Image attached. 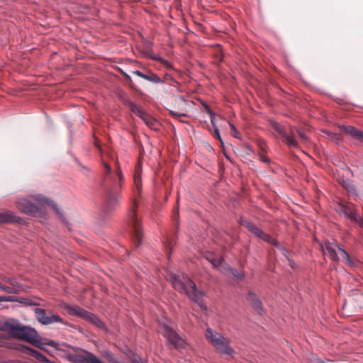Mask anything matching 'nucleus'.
<instances>
[{
	"mask_svg": "<svg viewBox=\"0 0 363 363\" xmlns=\"http://www.w3.org/2000/svg\"><path fill=\"white\" fill-rule=\"evenodd\" d=\"M1 330L16 339L28 342L46 352L48 351L47 345L55 349L59 346V344L54 340L43 339L35 329L18 323L5 322L1 325Z\"/></svg>",
	"mask_w": 363,
	"mask_h": 363,
	"instance_id": "f257e3e1",
	"label": "nucleus"
},
{
	"mask_svg": "<svg viewBox=\"0 0 363 363\" xmlns=\"http://www.w3.org/2000/svg\"><path fill=\"white\" fill-rule=\"evenodd\" d=\"M172 284L174 289L185 294L191 301L200 304L204 294L197 290L195 283L186 275H172Z\"/></svg>",
	"mask_w": 363,
	"mask_h": 363,
	"instance_id": "f03ea898",
	"label": "nucleus"
},
{
	"mask_svg": "<svg viewBox=\"0 0 363 363\" xmlns=\"http://www.w3.org/2000/svg\"><path fill=\"white\" fill-rule=\"evenodd\" d=\"M207 340L215 347L220 353L233 356L235 350L230 347V341L218 333L208 328L205 334Z\"/></svg>",
	"mask_w": 363,
	"mask_h": 363,
	"instance_id": "7ed1b4c3",
	"label": "nucleus"
},
{
	"mask_svg": "<svg viewBox=\"0 0 363 363\" xmlns=\"http://www.w3.org/2000/svg\"><path fill=\"white\" fill-rule=\"evenodd\" d=\"M138 201L134 200L131 207L128 210V217L133 225V239L135 247H138L142 242L143 231L140 221L137 219L136 213L138 211Z\"/></svg>",
	"mask_w": 363,
	"mask_h": 363,
	"instance_id": "20e7f679",
	"label": "nucleus"
},
{
	"mask_svg": "<svg viewBox=\"0 0 363 363\" xmlns=\"http://www.w3.org/2000/svg\"><path fill=\"white\" fill-rule=\"evenodd\" d=\"M160 332L176 350H180L186 347L187 342L186 340L169 326L165 325L161 326Z\"/></svg>",
	"mask_w": 363,
	"mask_h": 363,
	"instance_id": "39448f33",
	"label": "nucleus"
},
{
	"mask_svg": "<svg viewBox=\"0 0 363 363\" xmlns=\"http://www.w3.org/2000/svg\"><path fill=\"white\" fill-rule=\"evenodd\" d=\"M272 128L283 138V142L289 147H298L297 142L294 133L293 127L290 128V134H287L284 126L279 123H273Z\"/></svg>",
	"mask_w": 363,
	"mask_h": 363,
	"instance_id": "423d86ee",
	"label": "nucleus"
},
{
	"mask_svg": "<svg viewBox=\"0 0 363 363\" xmlns=\"http://www.w3.org/2000/svg\"><path fill=\"white\" fill-rule=\"evenodd\" d=\"M34 311L38 321L42 325H50L54 323H63V320L59 315L52 314L48 316L45 310L40 308H35Z\"/></svg>",
	"mask_w": 363,
	"mask_h": 363,
	"instance_id": "0eeeda50",
	"label": "nucleus"
},
{
	"mask_svg": "<svg viewBox=\"0 0 363 363\" xmlns=\"http://www.w3.org/2000/svg\"><path fill=\"white\" fill-rule=\"evenodd\" d=\"M0 279L6 284H2L0 282V289L8 294H18L21 290V286L14 277H6L0 276Z\"/></svg>",
	"mask_w": 363,
	"mask_h": 363,
	"instance_id": "6e6552de",
	"label": "nucleus"
},
{
	"mask_svg": "<svg viewBox=\"0 0 363 363\" xmlns=\"http://www.w3.org/2000/svg\"><path fill=\"white\" fill-rule=\"evenodd\" d=\"M0 279L6 284H2L0 282V289L8 294H18L21 290V286L14 277H6L0 276Z\"/></svg>",
	"mask_w": 363,
	"mask_h": 363,
	"instance_id": "1a4fd4ad",
	"label": "nucleus"
},
{
	"mask_svg": "<svg viewBox=\"0 0 363 363\" xmlns=\"http://www.w3.org/2000/svg\"><path fill=\"white\" fill-rule=\"evenodd\" d=\"M19 211L27 215H33L38 211V207L26 199H20L16 203Z\"/></svg>",
	"mask_w": 363,
	"mask_h": 363,
	"instance_id": "9d476101",
	"label": "nucleus"
},
{
	"mask_svg": "<svg viewBox=\"0 0 363 363\" xmlns=\"http://www.w3.org/2000/svg\"><path fill=\"white\" fill-rule=\"evenodd\" d=\"M76 359L78 363H104L95 354L86 350L77 354Z\"/></svg>",
	"mask_w": 363,
	"mask_h": 363,
	"instance_id": "9b49d317",
	"label": "nucleus"
},
{
	"mask_svg": "<svg viewBox=\"0 0 363 363\" xmlns=\"http://www.w3.org/2000/svg\"><path fill=\"white\" fill-rule=\"evenodd\" d=\"M60 306L66 309L69 315L78 316L84 320L88 315L89 311L77 306H69L67 304L60 305Z\"/></svg>",
	"mask_w": 363,
	"mask_h": 363,
	"instance_id": "f8f14e48",
	"label": "nucleus"
},
{
	"mask_svg": "<svg viewBox=\"0 0 363 363\" xmlns=\"http://www.w3.org/2000/svg\"><path fill=\"white\" fill-rule=\"evenodd\" d=\"M11 223H23V220L20 217L15 216L10 211L0 213V224Z\"/></svg>",
	"mask_w": 363,
	"mask_h": 363,
	"instance_id": "ddd939ff",
	"label": "nucleus"
},
{
	"mask_svg": "<svg viewBox=\"0 0 363 363\" xmlns=\"http://www.w3.org/2000/svg\"><path fill=\"white\" fill-rule=\"evenodd\" d=\"M336 247V245L328 241L325 242L324 245L321 246L323 253L327 255L333 261H337L338 259L335 250Z\"/></svg>",
	"mask_w": 363,
	"mask_h": 363,
	"instance_id": "4468645a",
	"label": "nucleus"
},
{
	"mask_svg": "<svg viewBox=\"0 0 363 363\" xmlns=\"http://www.w3.org/2000/svg\"><path fill=\"white\" fill-rule=\"evenodd\" d=\"M142 164L138 161L135 167V171L133 174V181L134 184L138 192L141 191L142 189Z\"/></svg>",
	"mask_w": 363,
	"mask_h": 363,
	"instance_id": "2eb2a0df",
	"label": "nucleus"
},
{
	"mask_svg": "<svg viewBox=\"0 0 363 363\" xmlns=\"http://www.w3.org/2000/svg\"><path fill=\"white\" fill-rule=\"evenodd\" d=\"M20 350L23 351L24 353L35 357L36 359L39 360L41 362H50L49 359L45 356H44L43 354H41L37 350L29 348L28 347L23 346Z\"/></svg>",
	"mask_w": 363,
	"mask_h": 363,
	"instance_id": "dca6fc26",
	"label": "nucleus"
},
{
	"mask_svg": "<svg viewBox=\"0 0 363 363\" xmlns=\"http://www.w3.org/2000/svg\"><path fill=\"white\" fill-rule=\"evenodd\" d=\"M247 300L250 304L256 310L258 313L262 311V302L257 298L255 294L250 292L247 294Z\"/></svg>",
	"mask_w": 363,
	"mask_h": 363,
	"instance_id": "f3484780",
	"label": "nucleus"
},
{
	"mask_svg": "<svg viewBox=\"0 0 363 363\" xmlns=\"http://www.w3.org/2000/svg\"><path fill=\"white\" fill-rule=\"evenodd\" d=\"M342 130L345 133L350 135L353 138L363 141V132L357 130L352 126H343Z\"/></svg>",
	"mask_w": 363,
	"mask_h": 363,
	"instance_id": "a211bd4d",
	"label": "nucleus"
},
{
	"mask_svg": "<svg viewBox=\"0 0 363 363\" xmlns=\"http://www.w3.org/2000/svg\"><path fill=\"white\" fill-rule=\"evenodd\" d=\"M85 320L92 323L99 328H104L105 324L94 314L89 312L86 318H84Z\"/></svg>",
	"mask_w": 363,
	"mask_h": 363,
	"instance_id": "6ab92c4d",
	"label": "nucleus"
},
{
	"mask_svg": "<svg viewBox=\"0 0 363 363\" xmlns=\"http://www.w3.org/2000/svg\"><path fill=\"white\" fill-rule=\"evenodd\" d=\"M341 212L344 213L345 216L350 218L352 220H357V212L353 208H351L349 206H341Z\"/></svg>",
	"mask_w": 363,
	"mask_h": 363,
	"instance_id": "aec40b11",
	"label": "nucleus"
},
{
	"mask_svg": "<svg viewBox=\"0 0 363 363\" xmlns=\"http://www.w3.org/2000/svg\"><path fill=\"white\" fill-rule=\"evenodd\" d=\"M258 238L262 239V240L274 245L278 246L279 243L273 237L270 235L265 233L264 231L261 230L260 233L257 236Z\"/></svg>",
	"mask_w": 363,
	"mask_h": 363,
	"instance_id": "412c9836",
	"label": "nucleus"
},
{
	"mask_svg": "<svg viewBox=\"0 0 363 363\" xmlns=\"http://www.w3.org/2000/svg\"><path fill=\"white\" fill-rule=\"evenodd\" d=\"M244 227H245L250 232H251L252 234H254L256 237L258 235V234L260 233L261 229H259L258 227H257L251 221H243L240 223Z\"/></svg>",
	"mask_w": 363,
	"mask_h": 363,
	"instance_id": "4be33fe9",
	"label": "nucleus"
},
{
	"mask_svg": "<svg viewBox=\"0 0 363 363\" xmlns=\"http://www.w3.org/2000/svg\"><path fill=\"white\" fill-rule=\"evenodd\" d=\"M129 106L131 111L133 112L136 116H139L140 118L145 113L141 108L138 106L134 103H130Z\"/></svg>",
	"mask_w": 363,
	"mask_h": 363,
	"instance_id": "5701e85b",
	"label": "nucleus"
},
{
	"mask_svg": "<svg viewBox=\"0 0 363 363\" xmlns=\"http://www.w3.org/2000/svg\"><path fill=\"white\" fill-rule=\"evenodd\" d=\"M141 119L148 125L150 128L155 126L157 121L155 118H153L151 116L147 113H145Z\"/></svg>",
	"mask_w": 363,
	"mask_h": 363,
	"instance_id": "b1692460",
	"label": "nucleus"
},
{
	"mask_svg": "<svg viewBox=\"0 0 363 363\" xmlns=\"http://www.w3.org/2000/svg\"><path fill=\"white\" fill-rule=\"evenodd\" d=\"M146 80L152 82L154 83H161L162 80L161 78L156 74H152L151 75H146Z\"/></svg>",
	"mask_w": 363,
	"mask_h": 363,
	"instance_id": "393cba45",
	"label": "nucleus"
},
{
	"mask_svg": "<svg viewBox=\"0 0 363 363\" xmlns=\"http://www.w3.org/2000/svg\"><path fill=\"white\" fill-rule=\"evenodd\" d=\"M257 146L259 149V152H267V143L264 140H257Z\"/></svg>",
	"mask_w": 363,
	"mask_h": 363,
	"instance_id": "a878e982",
	"label": "nucleus"
},
{
	"mask_svg": "<svg viewBox=\"0 0 363 363\" xmlns=\"http://www.w3.org/2000/svg\"><path fill=\"white\" fill-rule=\"evenodd\" d=\"M213 136L220 141L221 147H224L223 141V140L221 138V136L220 135V132H219L218 128L217 126H215V128H214V130H213Z\"/></svg>",
	"mask_w": 363,
	"mask_h": 363,
	"instance_id": "bb28decb",
	"label": "nucleus"
},
{
	"mask_svg": "<svg viewBox=\"0 0 363 363\" xmlns=\"http://www.w3.org/2000/svg\"><path fill=\"white\" fill-rule=\"evenodd\" d=\"M229 125H230V128L231 129L232 135L235 138H240V133L236 129L235 126L231 123H229Z\"/></svg>",
	"mask_w": 363,
	"mask_h": 363,
	"instance_id": "cd10ccee",
	"label": "nucleus"
},
{
	"mask_svg": "<svg viewBox=\"0 0 363 363\" xmlns=\"http://www.w3.org/2000/svg\"><path fill=\"white\" fill-rule=\"evenodd\" d=\"M338 249L342 254V259H345L349 263H351V258H350V255L345 250H343L339 247H338Z\"/></svg>",
	"mask_w": 363,
	"mask_h": 363,
	"instance_id": "c85d7f7f",
	"label": "nucleus"
},
{
	"mask_svg": "<svg viewBox=\"0 0 363 363\" xmlns=\"http://www.w3.org/2000/svg\"><path fill=\"white\" fill-rule=\"evenodd\" d=\"M267 152H259V160L264 163L269 164L270 162V159L266 155Z\"/></svg>",
	"mask_w": 363,
	"mask_h": 363,
	"instance_id": "c756f323",
	"label": "nucleus"
},
{
	"mask_svg": "<svg viewBox=\"0 0 363 363\" xmlns=\"http://www.w3.org/2000/svg\"><path fill=\"white\" fill-rule=\"evenodd\" d=\"M294 128V130H295L297 132V133L298 134L300 138H301L303 140H307L308 138H307L303 130H302L301 128Z\"/></svg>",
	"mask_w": 363,
	"mask_h": 363,
	"instance_id": "7c9ffc66",
	"label": "nucleus"
},
{
	"mask_svg": "<svg viewBox=\"0 0 363 363\" xmlns=\"http://www.w3.org/2000/svg\"><path fill=\"white\" fill-rule=\"evenodd\" d=\"M207 259L213 264L214 267H218L220 264V259H214L211 257H207Z\"/></svg>",
	"mask_w": 363,
	"mask_h": 363,
	"instance_id": "2f4dec72",
	"label": "nucleus"
},
{
	"mask_svg": "<svg viewBox=\"0 0 363 363\" xmlns=\"http://www.w3.org/2000/svg\"><path fill=\"white\" fill-rule=\"evenodd\" d=\"M13 298L11 296H0V302L3 301H12Z\"/></svg>",
	"mask_w": 363,
	"mask_h": 363,
	"instance_id": "473e14b6",
	"label": "nucleus"
},
{
	"mask_svg": "<svg viewBox=\"0 0 363 363\" xmlns=\"http://www.w3.org/2000/svg\"><path fill=\"white\" fill-rule=\"evenodd\" d=\"M170 114L174 117L186 116L185 113H179L175 111H170Z\"/></svg>",
	"mask_w": 363,
	"mask_h": 363,
	"instance_id": "72a5a7b5",
	"label": "nucleus"
},
{
	"mask_svg": "<svg viewBox=\"0 0 363 363\" xmlns=\"http://www.w3.org/2000/svg\"><path fill=\"white\" fill-rule=\"evenodd\" d=\"M116 174H117L119 180L121 181L123 179V174H122L121 169H120V167L118 164V169L116 170Z\"/></svg>",
	"mask_w": 363,
	"mask_h": 363,
	"instance_id": "f704fd0d",
	"label": "nucleus"
},
{
	"mask_svg": "<svg viewBox=\"0 0 363 363\" xmlns=\"http://www.w3.org/2000/svg\"><path fill=\"white\" fill-rule=\"evenodd\" d=\"M201 104H202L203 107L204 108V109L206 110V113L210 112V111L211 109L206 102L202 101Z\"/></svg>",
	"mask_w": 363,
	"mask_h": 363,
	"instance_id": "c9c22d12",
	"label": "nucleus"
},
{
	"mask_svg": "<svg viewBox=\"0 0 363 363\" xmlns=\"http://www.w3.org/2000/svg\"><path fill=\"white\" fill-rule=\"evenodd\" d=\"M136 75H138V77L143 78V79H145L146 78V74H145L144 73L141 72L140 71H135L134 72Z\"/></svg>",
	"mask_w": 363,
	"mask_h": 363,
	"instance_id": "e433bc0d",
	"label": "nucleus"
},
{
	"mask_svg": "<svg viewBox=\"0 0 363 363\" xmlns=\"http://www.w3.org/2000/svg\"><path fill=\"white\" fill-rule=\"evenodd\" d=\"M104 165L106 169V174H109L111 172V167L106 163H104Z\"/></svg>",
	"mask_w": 363,
	"mask_h": 363,
	"instance_id": "4c0bfd02",
	"label": "nucleus"
},
{
	"mask_svg": "<svg viewBox=\"0 0 363 363\" xmlns=\"http://www.w3.org/2000/svg\"><path fill=\"white\" fill-rule=\"evenodd\" d=\"M207 113L209 115L211 119L215 118L216 114L212 111V110H211L210 112H208Z\"/></svg>",
	"mask_w": 363,
	"mask_h": 363,
	"instance_id": "58836bf2",
	"label": "nucleus"
},
{
	"mask_svg": "<svg viewBox=\"0 0 363 363\" xmlns=\"http://www.w3.org/2000/svg\"><path fill=\"white\" fill-rule=\"evenodd\" d=\"M211 124H212V125H213V128H215V126H217V125H216V123H215V118H212V119H211Z\"/></svg>",
	"mask_w": 363,
	"mask_h": 363,
	"instance_id": "ea45409f",
	"label": "nucleus"
},
{
	"mask_svg": "<svg viewBox=\"0 0 363 363\" xmlns=\"http://www.w3.org/2000/svg\"><path fill=\"white\" fill-rule=\"evenodd\" d=\"M345 189H349L350 187V184H342Z\"/></svg>",
	"mask_w": 363,
	"mask_h": 363,
	"instance_id": "a19ab883",
	"label": "nucleus"
}]
</instances>
